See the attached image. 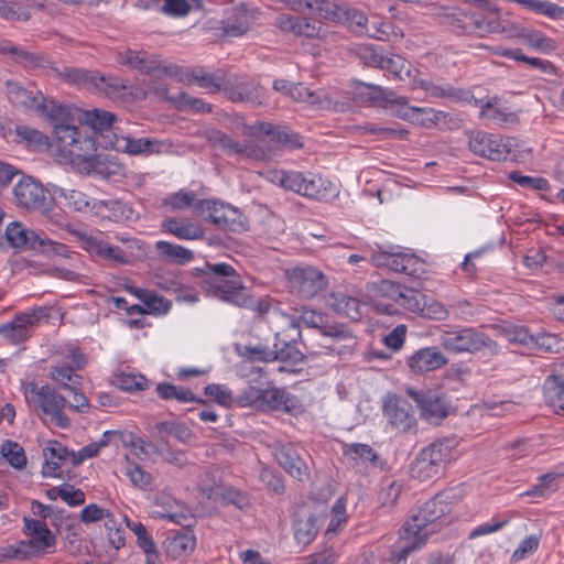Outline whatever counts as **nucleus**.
Here are the masks:
<instances>
[{
  "label": "nucleus",
  "instance_id": "18",
  "mask_svg": "<svg viewBox=\"0 0 564 564\" xmlns=\"http://www.w3.org/2000/svg\"><path fill=\"white\" fill-rule=\"evenodd\" d=\"M412 88L423 89L430 97L448 99L451 101L474 102L478 106L479 99L475 98L468 89L454 87L447 83H434L433 80L414 76Z\"/></svg>",
  "mask_w": 564,
  "mask_h": 564
},
{
  "label": "nucleus",
  "instance_id": "38",
  "mask_svg": "<svg viewBox=\"0 0 564 564\" xmlns=\"http://www.w3.org/2000/svg\"><path fill=\"white\" fill-rule=\"evenodd\" d=\"M368 93L365 94L367 99L383 108L391 109L395 115V110L408 104V98L397 95L393 90L384 89L377 85H367Z\"/></svg>",
  "mask_w": 564,
  "mask_h": 564
},
{
  "label": "nucleus",
  "instance_id": "41",
  "mask_svg": "<svg viewBox=\"0 0 564 564\" xmlns=\"http://www.w3.org/2000/svg\"><path fill=\"white\" fill-rule=\"evenodd\" d=\"M338 22L348 25L350 29H352L354 32L367 34L370 37L379 40L381 39V36L378 35L380 29H375L373 31L369 29L368 19L365 15V13L355 8H349L345 6L343 10V17H340V20Z\"/></svg>",
  "mask_w": 564,
  "mask_h": 564
},
{
  "label": "nucleus",
  "instance_id": "23",
  "mask_svg": "<svg viewBox=\"0 0 564 564\" xmlns=\"http://www.w3.org/2000/svg\"><path fill=\"white\" fill-rule=\"evenodd\" d=\"M77 236L83 248L89 253L113 263L123 264L128 262L127 254L119 247H112L100 236H91L86 232H78Z\"/></svg>",
  "mask_w": 564,
  "mask_h": 564
},
{
  "label": "nucleus",
  "instance_id": "39",
  "mask_svg": "<svg viewBox=\"0 0 564 564\" xmlns=\"http://www.w3.org/2000/svg\"><path fill=\"white\" fill-rule=\"evenodd\" d=\"M94 93L102 94L110 99H122L128 94V80L115 75H104L98 72Z\"/></svg>",
  "mask_w": 564,
  "mask_h": 564
},
{
  "label": "nucleus",
  "instance_id": "60",
  "mask_svg": "<svg viewBox=\"0 0 564 564\" xmlns=\"http://www.w3.org/2000/svg\"><path fill=\"white\" fill-rule=\"evenodd\" d=\"M224 505H232L236 508L243 510L250 506L248 496L235 487H224L217 494V499Z\"/></svg>",
  "mask_w": 564,
  "mask_h": 564
},
{
  "label": "nucleus",
  "instance_id": "27",
  "mask_svg": "<svg viewBox=\"0 0 564 564\" xmlns=\"http://www.w3.org/2000/svg\"><path fill=\"white\" fill-rule=\"evenodd\" d=\"M261 411L283 410L286 413L300 411L301 404L296 397L290 394L284 389L268 388L263 389Z\"/></svg>",
  "mask_w": 564,
  "mask_h": 564
},
{
  "label": "nucleus",
  "instance_id": "11",
  "mask_svg": "<svg viewBox=\"0 0 564 564\" xmlns=\"http://www.w3.org/2000/svg\"><path fill=\"white\" fill-rule=\"evenodd\" d=\"M469 150L479 156L491 161H502L508 158L511 151V140L487 133L480 130L467 132Z\"/></svg>",
  "mask_w": 564,
  "mask_h": 564
},
{
  "label": "nucleus",
  "instance_id": "22",
  "mask_svg": "<svg viewBox=\"0 0 564 564\" xmlns=\"http://www.w3.org/2000/svg\"><path fill=\"white\" fill-rule=\"evenodd\" d=\"M424 294L415 289L408 288L405 285L399 284L395 291V295L392 300L393 303H376V307L378 312L384 313L388 315H393L398 312V307L403 308L405 311L416 313L421 307L420 303L423 302Z\"/></svg>",
  "mask_w": 564,
  "mask_h": 564
},
{
  "label": "nucleus",
  "instance_id": "55",
  "mask_svg": "<svg viewBox=\"0 0 564 564\" xmlns=\"http://www.w3.org/2000/svg\"><path fill=\"white\" fill-rule=\"evenodd\" d=\"M123 473L129 478L133 487L142 490H151L153 477L140 465L131 463L127 458V465L124 467Z\"/></svg>",
  "mask_w": 564,
  "mask_h": 564
},
{
  "label": "nucleus",
  "instance_id": "33",
  "mask_svg": "<svg viewBox=\"0 0 564 564\" xmlns=\"http://www.w3.org/2000/svg\"><path fill=\"white\" fill-rule=\"evenodd\" d=\"M0 52L10 54L13 62L25 69H36L40 67H45L48 64V61L44 55L29 52L12 44L11 42L1 43Z\"/></svg>",
  "mask_w": 564,
  "mask_h": 564
},
{
  "label": "nucleus",
  "instance_id": "52",
  "mask_svg": "<svg viewBox=\"0 0 564 564\" xmlns=\"http://www.w3.org/2000/svg\"><path fill=\"white\" fill-rule=\"evenodd\" d=\"M274 350H276V360L297 365L304 360V354L296 347V343L280 339L275 334Z\"/></svg>",
  "mask_w": 564,
  "mask_h": 564
},
{
  "label": "nucleus",
  "instance_id": "10",
  "mask_svg": "<svg viewBox=\"0 0 564 564\" xmlns=\"http://www.w3.org/2000/svg\"><path fill=\"white\" fill-rule=\"evenodd\" d=\"M299 322L307 327L319 329L321 334L330 338L334 344L343 343L339 348L335 347V345L327 346L332 351L340 354V348L350 349L355 345V338L345 325L338 323L327 324L322 313L313 310H303Z\"/></svg>",
  "mask_w": 564,
  "mask_h": 564
},
{
  "label": "nucleus",
  "instance_id": "7",
  "mask_svg": "<svg viewBox=\"0 0 564 564\" xmlns=\"http://www.w3.org/2000/svg\"><path fill=\"white\" fill-rule=\"evenodd\" d=\"M438 341L445 350L454 354H473L484 349L488 350L491 355L499 352V345L487 334L475 328L445 332L440 336Z\"/></svg>",
  "mask_w": 564,
  "mask_h": 564
},
{
  "label": "nucleus",
  "instance_id": "34",
  "mask_svg": "<svg viewBox=\"0 0 564 564\" xmlns=\"http://www.w3.org/2000/svg\"><path fill=\"white\" fill-rule=\"evenodd\" d=\"M546 404L557 414H564V375H551L543 383Z\"/></svg>",
  "mask_w": 564,
  "mask_h": 564
},
{
  "label": "nucleus",
  "instance_id": "4",
  "mask_svg": "<svg viewBox=\"0 0 564 564\" xmlns=\"http://www.w3.org/2000/svg\"><path fill=\"white\" fill-rule=\"evenodd\" d=\"M453 445L448 440H436L422 448L410 466V475L420 481L438 477L451 460Z\"/></svg>",
  "mask_w": 564,
  "mask_h": 564
},
{
  "label": "nucleus",
  "instance_id": "8",
  "mask_svg": "<svg viewBox=\"0 0 564 564\" xmlns=\"http://www.w3.org/2000/svg\"><path fill=\"white\" fill-rule=\"evenodd\" d=\"M284 274L290 291L305 300L315 297L328 283L325 274L312 265L289 268Z\"/></svg>",
  "mask_w": 564,
  "mask_h": 564
},
{
  "label": "nucleus",
  "instance_id": "43",
  "mask_svg": "<svg viewBox=\"0 0 564 564\" xmlns=\"http://www.w3.org/2000/svg\"><path fill=\"white\" fill-rule=\"evenodd\" d=\"M155 249L163 259L177 264L188 263L194 258L192 250L164 240L156 241Z\"/></svg>",
  "mask_w": 564,
  "mask_h": 564
},
{
  "label": "nucleus",
  "instance_id": "15",
  "mask_svg": "<svg viewBox=\"0 0 564 564\" xmlns=\"http://www.w3.org/2000/svg\"><path fill=\"white\" fill-rule=\"evenodd\" d=\"M276 91L289 95L295 101L306 102L317 109H333L336 104L323 90H312L303 84H293L285 79H276L273 83Z\"/></svg>",
  "mask_w": 564,
  "mask_h": 564
},
{
  "label": "nucleus",
  "instance_id": "2",
  "mask_svg": "<svg viewBox=\"0 0 564 564\" xmlns=\"http://www.w3.org/2000/svg\"><path fill=\"white\" fill-rule=\"evenodd\" d=\"M4 94L12 106L25 111H33L51 121L64 120L68 116L66 107L46 99L34 84L7 79L4 82Z\"/></svg>",
  "mask_w": 564,
  "mask_h": 564
},
{
  "label": "nucleus",
  "instance_id": "12",
  "mask_svg": "<svg viewBox=\"0 0 564 564\" xmlns=\"http://www.w3.org/2000/svg\"><path fill=\"white\" fill-rule=\"evenodd\" d=\"M408 394L420 409L421 416L432 424H440L452 412V405L446 395L435 390H409Z\"/></svg>",
  "mask_w": 564,
  "mask_h": 564
},
{
  "label": "nucleus",
  "instance_id": "17",
  "mask_svg": "<svg viewBox=\"0 0 564 564\" xmlns=\"http://www.w3.org/2000/svg\"><path fill=\"white\" fill-rule=\"evenodd\" d=\"M207 141L213 147H218L229 155H238L239 158L263 160L265 153L259 149L253 142H239L232 137L219 131L212 130L207 133Z\"/></svg>",
  "mask_w": 564,
  "mask_h": 564
},
{
  "label": "nucleus",
  "instance_id": "59",
  "mask_svg": "<svg viewBox=\"0 0 564 564\" xmlns=\"http://www.w3.org/2000/svg\"><path fill=\"white\" fill-rule=\"evenodd\" d=\"M59 197L64 198L65 205L75 212L83 213L91 209L93 200L80 191L61 188Z\"/></svg>",
  "mask_w": 564,
  "mask_h": 564
},
{
  "label": "nucleus",
  "instance_id": "28",
  "mask_svg": "<svg viewBox=\"0 0 564 564\" xmlns=\"http://www.w3.org/2000/svg\"><path fill=\"white\" fill-rule=\"evenodd\" d=\"M386 414L389 423L400 432L415 433L416 419L412 406L404 400H397L393 404L386 406Z\"/></svg>",
  "mask_w": 564,
  "mask_h": 564
},
{
  "label": "nucleus",
  "instance_id": "37",
  "mask_svg": "<svg viewBox=\"0 0 564 564\" xmlns=\"http://www.w3.org/2000/svg\"><path fill=\"white\" fill-rule=\"evenodd\" d=\"M55 74L68 84L94 91L96 88L97 70L64 66L54 68Z\"/></svg>",
  "mask_w": 564,
  "mask_h": 564
},
{
  "label": "nucleus",
  "instance_id": "36",
  "mask_svg": "<svg viewBox=\"0 0 564 564\" xmlns=\"http://www.w3.org/2000/svg\"><path fill=\"white\" fill-rule=\"evenodd\" d=\"M379 68L392 74L395 79L406 82L411 86L413 85L414 76L420 74L416 68H413L412 65L400 55H384Z\"/></svg>",
  "mask_w": 564,
  "mask_h": 564
},
{
  "label": "nucleus",
  "instance_id": "51",
  "mask_svg": "<svg viewBox=\"0 0 564 564\" xmlns=\"http://www.w3.org/2000/svg\"><path fill=\"white\" fill-rule=\"evenodd\" d=\"M333 297L334 302L332 306L338 314L352 321H358L361 317L359 300L344 293H336Z\"/></svg>",
  "mask_w": 564,
  "mask_h": 564
},
{
  "label": "nucleus",
  "instance_id": "25",
  "mask_svg": "<svg viewBox=\"0 0 564 564\" xmlns=\"http://www.w3.org/2000/svg\"><path fill=\"white\" fill-rule=\"evenodd\" d=\"M149 89L153 91L156 96L173 102L180 109H188L195 112L212 111L210 105L205 104L202 99L192 97L186 93H180L176 96H170L167 85L158 83L154 79L150 82Z\"/></svg>",
  "mask_w": 564,
  "mask_h": 564
},
{
  "label": "nucleus",
  "instance_id": "26",
  "mask_svg": "<svg viewBox=\"0 0 564 564\" xmlns=\"http://www.w3.org/2000/svg\"><path fill=\"white\" fill-rule=\"evenodd\" d=\"M226 96L235 102L262 104V90L260 85L249 78H236L234 83L224 88Z\"/></svg>",
  "mask_w": 564,
  "mask_h": 564
},
{
  "label": "nucleus",
  "instance_id": "49",
  "mask_svg": "<svg viewBox=\"0 0 564 564\" xmlns=\"http://www.w3.org/2000/svg\"><path fill=\"white\" fill-rule=\"evenodd\" d=\"M249 30V17L243 8H235L223 21V31L228 36H240Z\"/></svg>",
  "mask_w": 564,
  "mask_h": 564
},
{
  "label": "nucleus",
  "instance_id": "50",
  "mask_svg": "<svg viewBox=\"0 0 564 564\" xmlns=\"http://www.w3.org/2000/svg\"><path fill=\"white\" fill-rule=\"evenodd\" d=\"M344 7L330 0H305V8L315 11L318 17L333 22L340 20Z\"/></svg>",
  "mask_w": 564,
  "mask_h": 564
},
{
  "label": "nucleus",
  "instance_id": "13",
  "mask_svg": "<svg viewBox=\"0 0 564 564\" xmlns=\"http://www.w3.org/2000/svg\"><path fill=\"white\" fill-rule=\"evenodd\" d=\"M6 239L14 249L32 250L42 253L55 250V243L44 234L29 229L18 221H12L7 226Z\"/></svg>",
  "mask_w": 564,
  "mask_h": 564
},
{
  "label": "nucleus",
  "instance_id": "35",
  "mask_svg": "<svg viewBox=\"0 0 564 564\" xmlns=\"http://www.w3.org/2000/svg\"><path fill=\"white\" fill-rule=\"evenodd\" d=\"M336 188L330 181L311 172L304 173L302 196L323 200L334 196Z\"/></svg>",
  "mask_w": 564,
  "mask_h": 564
},
{
  "label": "nucleus",
  "instance_id": "20",
  "mask_svg": "<svg viewBox=\"0 0 564 564\" xmlns=\"http://www.w3.org/2000/svg\"><path fill=\"white\" fill-rule=\"evenodd\" d=\"M42 314V307L18 314L10 323L0 325V335L12 344L23 343L30 338V329L40 321Z\"/></svg>",
  "mask_w": 564,
  "mask_h": 564
},
{
  "label": "nucleus",
  "instance_id": "45",
  "mask_svg": "<svg viewBox=\"0 0 564 564\" xmlns=\"http://www.w3.org/2000/svg\"><path fill=\"white\" fill-rule=\"evenodd\" d=\"M48 376L61 388L69 391H74L82 382V377L75 373L74 368L65 364L51 366Z\"/></svg>",
  "mask_w": 564,
  "mask_h": 564
},
{
  "label": "nucleus",
  "instance_id": "30",
  "mask_svg": "<svg viewBox=\"0 0 564 564\" xmlns=\"http://www.w3.org/2000/svg\"><path fill=\"white\" fill-rule=\"evenodd\" d=\"M448 359L435 347L417 350L409 358V366L414 372H426L447 365Z\"/></svg>",
  "mask_w": 564,
  "mask_h": 564
},
{
  "label": "nucleus",
  "instance_id": "24",
  "mask_svg": "<svg viewBox=\"0 0 564 564\" xmlns=\"http://www.w3.org/2000/svg\"><path fill=\"white\" fill-rule=\"evenodd\" d=\"M56 543L55 535L50 529L30 536L28 541H19L13 544L19 560H28L44 553H51Z\"/></svg>",
  "mask_w": 564,
  "mask_h": 564
},
{
  "label": "nucleus",
  "instance_id": "3",
  "mask_svg": "<svg viewBox=\"0 0 564 564\" xmlns=\"http://www.w3.org/2000/svg\"><path fill=\"white\" fill-rule=\"evenodd\" d=\"M25 401L39 417L59 429L70 425L69 417L64 413L67 400L48 384L39 387L35 382L24 386Z\"/></svg>",
  "mask_w": 564,
  "mask_h": 564
},
{
  "label": "nucleus",
  "instance_id": "63",
  "mask_svg": "<svg viewBox=\"0 0 564 564\" xmlns=\"http://www.w3.org/2000/svg\"><path fill=\"white\" fill-rule=\"evenodd\" d=\"M217 470L206 469L200 475L197 488L199 492L207 499H217V494L220 490L218 486Z\"/></svg>",
  "mask_w": 564,
  "mask_h": 564
},
{
  "label": "nucleus",
  "instance_id": "9",
  "mask_svg": "<svg viewBox=\"0 0 564 564\" xmlns=\"http://www.w3.org/2000/svg\"><path fill=\"white\" fill-rule=\"evenodd\" d=\"M56 147L64 158L85 159L95 150L91 137H82L80 131L73 124L55 123L53 128Z\"/></svg>",
  "mask_w": 564,
  "mask_h": 564
},
{
  "label": "nucleus",
  "instance_id": "61",
  "mask_svg": "<svg viewBox=\"0 0 564 564\" xmlns=\"http://www.w3.org/2000/svg\"><path fill=\"white\" fill-rule=\"evenodd\" d=\"M1 453L9 464L17 469L24 468L28 463L24 449L17 442L6 441L1 446Z\"/></svg>",
  "mask_w": 564,
  "mask_h": 564
},
{
  "label": "nucleus",
  "instance_id": "40",
  "mask_svg": "<svg viewBox=\"0 0 564 564\" xmlns=\"http://www.w3.org/2000/svg\"><path fill=\"white\" fill-rule=\"evenodd\" d=\"M84 160L87 162L90 173L99 175L105 180L123 175L122 165L108 155H86Z\"/></svg>",
  "mask_w": 564,
  "mask_h": 564
},
{
  "label": "nucleus",
  "instance_id": "14",
  "mask_svg": "<svg viewBox=\"0 0 564 564\" xmlns=\"http://www.w3.org/2000/svg\"><path fill=\"white\" fill-rule=\"evenodd\" d=\"M17 206L26 210H48L51 202L43 185L31 176H23L13 187Z\"/></svg>",
  "mask_w": 564,
  "mask_h": 564
},
{
  "label": "nucleus",
  "instance_id": "57",
  "mask_svg": "<svg viewBox=\"0 0 564 564\" xmlns=\"http://www.w3.org/2000/svg\"><path fill=\"white\" fill-rule=\"evenodd\" d=\"M241 300L234 305L238 307L249 308L257 313L259 317H264L273 306L270 297H253L248 294L246 288L241 291Z\"/></svg>",
  "mask_w": 564,
  "mask_h": 564
},
{
  "label": "nucleus",
  "instance_id": "5",
  "mask_svg": "<svg viewBox=\"0 0 564 564\" xmlns=\"http://www.w3.org/2000/svg\"><path fill=\"white\" fill-rule=\"evenodd\" d=\"M117 62L145 74L162 72L164 75L182 83H198L200 78L207 74L202 67H195L191 70H186L178 66H165L161 69L160 63L156 58L147 52H135L131 50L118 53Z\"/></svg>",
  "mask_w": 564,
  "mask_h": 564
},
{
  "label": "nucleus",
  "instance_id": "56",
  "mask_svg": "<svg viewBox=\"0 0 564 564\" xmlns=\"http://www.w3.org/2000/svg\"><path fill=\"white\" fill-rule=\"evenodd\" d=\"M344 454L355 462H369L373 466L379 463V456L368 444L352 443L344 446Z\"/></svg>",
  "mask_w": 564,
  "mask_h": 564
},
{
  "label": "nucleus",
  "instance_id": "44",
  "mask_svg": "<svg viewBox=\"0 0 564 564\" xmlns=\"http://www.w3.org/2000/svg\"><path fill=\"white\" fill-rule=\"evenodd\" d=\"M261 128L262 132L272 141L281 143L290 149H299L303 147L301 137L285 127H275L271 123H263Z\"/></svg>",
  "mask_w": 564,
  "mask_h": 564
},
{
  "label": "nucleus",
  "instance_id": "42",
  "mask_svg": "<svg viewBox=\"0 0 564 564\" xmlns=\"http://www.w3.org/2000/svg\"><path fill=\"white\" fill-rule=\"evenodd\" d=\"M390 270L410 276H417L423 272V264L414 254L392 251Z\"/></svg>",
  "mask_w": 564,
  "mask_h": 564
},
{
  "label": "nucleus",
  "instance_id": "29",
  "mask_svg": "<svg viewBox=\"0 0 564 564\" xmlns=\"http://www.w3.org/2000/svg\"><path fill=\"white\" fill-rule=\"evenodd\" d=\"M274 25L283 32H290L297 36L317 37L321 26L311 22L307 18L295 17L286 13L279 14Z\"/></svg>",
  "mask_w": 564,
  "mask_h": 564
},
{
  "label": "nucleus",
  "instance_id": "53",
  "mask_svg": "<svg viewBox=\"0 0 564 564\" xmlns=\"http://www.w3.org/2000/svg\"><path fill=\"white\" fill-rule=\"evenodd\" d=\"M316 521V516L311 513L306 518H300L294 522V536L297 543L307 545L315 539L318 531Z\"/></svg>",
  "mask_w": 564,
  "mask_h": 564
},
{
  "label": "nucleus",
  "instance_id": "58",
  "mask_svg": "<svg viewBox=\"0 0 564 564\" xmlns=\"http://www.w3.org/2000/svg\"><path fill=\"white\" fill-rule=\"evenodd\" d=\"M116 116L112 112L93 109L84 113V121L93 130L98 132L111 129Z\"/></svg>",
  "mask_w": 564,
  "mask_h": 564
},
{
  "label": "nucleus",
  "instance_id": "47",
  "mask_svg": "<svg viewBox=\"0 0 564 564\" xmlns=\"http://www.w3.org/2000/svg\"><path fill=\"white\" fill-rule=\"evenodd\" d=\"M496 101L497 98H495L494 101L487 100L485 104H482V101L479 100L477 107H480V117L498 126L516 123L517 116L513 112H506L505 110L495 107Z\"/></svg>",
  "mask_w": 564,
  "mask_h": 564
},
{
  "label": "nucleus",
  "instance_id": "6",
  "mask_svg": "<svg viewBox=\"0 0 564 564\" xmlns=\"http://www.w3.org/2000/svg\"><path fill=\"white\" fill-rule=\"evenodd\" d=\"M194 210L204 215L206 220L218 229L235 234L249 229L248 218L238 208L217 199H199L194 204Z\"/></svg>",
  "mask_w": 564,
  "mask_h": 564
},
{
  "label": "nucleus",
  "instance_id": "31",
  "mask_svg": "<svg viewBox=\"0 0 564 564\" xmlns=\"http://www.w3.org/2000/svg\"><path fill=\"white\" fill-rule=\"evenodd\" d=\"M162 229L182 240H199L204 238L203 227L188 219L166 218L162 223Z\"/></svg>",
  "mask_w": 564,
  "mask_h": 564
},
{
  "label": "nucleus",
  "instance_id": "48",
  "mask_svg": "<svg viewBox=\"0 0 564 564\" xmlns=\"http://www.w3.org/2000/svg\"><path fill=\"white\" fill-rule=\"evenodd\" d=\"M156 392H158L159 397L163 400L175 399L182 403H186V402H197V403H203V404L206 403L205 400H203L200 398H196L191 390L184 389L181 387H176L169 382L158 383Z\"/></svg>",
  "mask_w": 564,
  "mask_h": 564
},
{
  "label": "nucleus",
  "instance_id": "1",
  "mask_svg": "<svg viewBox=\"0 0 564 564\" xmlns=\"http://www.w3.org/2000/svg\"><path fill=\"white\" fill-rule=\"evenodd\" d=\"M459 498L455 488L446 489L427 500L403 527L399 538V564H405L406 557L425 544L427 538L438 530L437 521L449 512V505Z\"/></svg>",
  "mask_w": 564,
  "mask_h": 564
},
{
  "label": "nucleus",
  "instance_id": "19",
  "mask_svg": "<svg viewBox=\"0 0 564 564\" xmlns=\"http://www.w3.org/2000/svg\"><path fill=\"white\" fill-rule=\"evenodd\" d=\"M206 291L213 297L229 304L238 303L241 300L243 285L239 274L232 276L203 278Z\"/></svg>",
  "mask_w": 564,
  "mask_h": 564
},
{
  "label": "nucleus",
  "instance_id": "16",
  "mask_svg": "<svg viewBox=\"0 0 564 564\" xmlns=\"http://www.w3.org/2000/svg\"><path fill=\"white\" fill-rule=\"evenodd\" d=\"M111 147L117 151H123L132 155L143 154H162L170 153L172 151V143L167 140H158L154 138H139L134 139L131 137H117L115 134V141L110 143Z\"/></svg>",
  "mask_w": 564,
  "mask_h": 564
},
{
  "label": "nucleus",
  "instance_id": "64",
  "mask_svg": "<svg viewBox=\"0 0 564 564\" xmlns=\"http://www.w3.org/2000/svg\"><path fill=\"white\" fill-rule=\"evenodd\" d=\"M503 336L512 344L520 345L527 349L531 348L533 343V334L529 328L521 325H509L503 328Z\"/></svg>",
  "mask_w": 564,
  "mask_h": 564
},
{
  "label": "nucleus",
  "instance_id": "21",
  "mask_svg": "<svg viewBox=\"0 0 564 564\" xmlns=\"http://www.w3.org/2000/svg\"><path fill=\"white\" fill-rule=\"evenodd\" d=\"M276 463L293 478L303 481L308 478L310 469L293 444H284L274 449Z\"/></svg>",
  "mask_w": 564,
  "mask_h": 564
},
{
  "label": "nucleus",
  "instance_id": "32",
  "mask_svg": "<svg viewBox=\"0 0 564 564\" xmlns=\"http://www.w3.org/2000/svg\"><path fill=\"white\" fill-rule=\"evenodd\" d=\"M415 115L423 116V118L420 120V123L425 128H431L432 126H436L442 121L446 122L447 119L452 121L453 119L449 113L442 110L411 107L408 106V104L395 110V116L404 120L414 119Z\"/></svg>",
  "mask_w": 564,
  "mask_h": 564
},
{
  "label": "nucleus",
  "instance_id": "46",
  "mask_svg": "<svg viewBox=\"0 0 564 564\" xmlns=\"http://www.w3.org/2000/svg\"><path fill=\"white\" fill-rule=\"evenodd\" d=\"M69 451L58 442H54L52 446L44 448L45 467L44 476H55L61 465L68 460Z\"/></svg>",
  "mask_w": 564,
  "mask_h": 564
},
{
  "label": "nucleus",
  "instance_id": "62",
  "mask_svg": "<svg viewBox=\"0 0 564 564\" xmlns=\"http://www.w3.org/2000/svg\"><path fill=\"white\" fill-rule=\"evenodd\" d=\"M399 283L389 280H379L367 283V294L371 300L388 299L393 300Z\"/></svg>",
  "mask_w": 564,
  "mask_h": 564
},
{
  "label": "nucleus",
  "instance_id": "54",
  "mask_svg": "<svg viewBox=\"0 0 564 564\" xmlns=\"http://www.w3.org/2000/svg\"><path fill=\"white\" fill-rule=\"evenodd\" d=\"M530 350L538 352L557 354L564 350V340L554 334L533 335V343Z\"/></svg>",
  "mask_w": 564,
  "mask_h": 564
}]
</instances>
